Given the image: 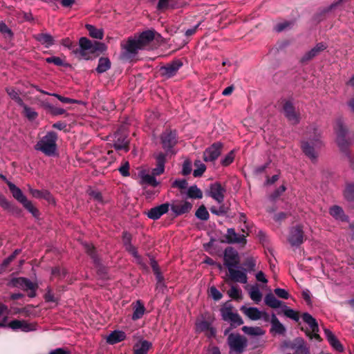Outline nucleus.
Returning <instances> with one entry per match:
<instances>
[{
    "label": "nucleus",
    "mask_w": 354,
    "mask_h": 354,
    "mask_svg": "<svg viewBox=\"0 0 354 354\" xmlns=\"http://www.w3.org/2000/svg\"><path fill=\"white\" fill-rule=\"evenodd\" d=\"M153 38V31L147 30L142 32L138 37L129 39L127 44L123 46L124 50V56L126 58L133 57L139 50L145 48Z\"/></svg>",
    "instance_id": "f257e3e1"
},
{
    "label": "nucleus",
    "mask_w": 354,
    "mask_h": 354,
    "mask_svg": "<svg viewBox=\"0 0 354 354\" xmlns=\"http://www.w3.org/2000/svg\"><path fill=\"white\" fill-rule=\"evenodd\" d=\"M106 46L101 42L95 41L93 43L86 37H81L79 40V48L73 50V53L79 58L89 59L91 55L96 52H104L106 50Z\"/></svg>",
    "instance_id": "f03ea898"
},
{
    "label": "nucleus",
    "mask_w": 354,
    "mask_h": 354,
    "mask_svg": "<svg viewBox=\"0 0 354 354\" xmlns=\"http://www.w3.org/2000/svg\"><path fill=\"white\" fill-rule=\"evenodd\" d=\"M334 130L336 134V142L341 150H344L354 142V133L347 129L342 118L336 120Z\"/></svg>",
    "instance_id": "7ed1b4c3"
},
{
    "label": "nucleus",
    "mask_w": 354,
    "mask_h": 354,
    "mask_svg": "<svg viewBox=\"0 0 354 354\" xmlns=\"http://www.w3.org/2000/svg\"><path fill=\"white\" fill-rule=\"evenodd\" d=\"M308 141L302 144V149L306 156L310 159L315 160L317 153L315 148H319L322 145L321 133L317 127H312L308 131Z\"/></svg>",
    "instance_id": "20e7f679"
},
{
    "label": "nucleus",
    "mask_w": 354,
    "mask_h": 354,
    "mask_svg": "<svg viewBox=\"0 0 354 354\" xmlns=\"http://www.w3.org/2000/svg\"><path fill=\"white\" fill-rule=\"evenodd\" d=\"M57 136L53 131L48 132L35 145V149L48 156L55 155L57 151Z\"/></svg>",
    "instance_id": "39448f33"
},
{
    "label": "nucleus",
    "mask_w": 354,
    "mask_h": 354,
    "mask_svg": "<svg viewBox=\"0 0 354 354\" xmlns=\"http://www.w3.org/2000/svg\"><path fill=\"white\" fill-rule=\"evenodd\" d=\"M230 347L229 354H242L248 345L245 337L236 333H231L227 337Z\"/></svg>",
    "instance_id": "423d86ee"
},
{
    "label": "nucleus",
    "mask_w": 354,
    "mask_h": 354,
    "mask_svg": "<svg viewBox=\"0 0 354 354\" xmlns=\"http://www.w3.org/2000/svg\"><path fill=\"white\" fill-rule=\"evenodd\" d=\"M8 186L13 196V197L20 202L26 209H27L33 215L37 216L38 210L35 208L32 203L27 199L26 196L23 194L21 190L17 187L12 182H8Z\"/></svg>",
    "instance_id": "0eeeda50"
},
{
    "label": "nucleus",
    "mask_w": 354,
    "mask_h": 354,
    "mask_svg": "<svg viewBox=\"0 0 354 354\" xmlns=\"http://www.w3.org/2000/svg\"><path fill=\"white\" fill-rule=\"evenodd\" d=\"M221 315L222 319L225 322H230L232 326H237L243 324L241 316L237 313L233 311V308L229 303H225L221 308Z\"/></svg>",
    "instance_id": "6e6552de"
},
{
    "label": "nucleus",
    "mask_w": 354,
    "mask_h": 354,
    "mask_svg": "<svg viewBox=\"0 0 354 354\" xmlns=\"http://www.w3.org/2000/svg\"><path fill=\"white\" fill-rule=\"evenodd\" d=\"M9 286L13 288H17L23 290H29L28 296L30 297H35V290L37 286L29 279L24 277H16L9 281Z\"/></svg>",
    "instance_id": "1a4fd4ad"
},
{
    "label": "nucleus",
    "mask_w": 354,
    "mask_h": 354,
    "mask_svg": "<svg viewBox=\"0 0 354 354\" xmlns=\"http://www.w3.org/2000/svg\"><path fill=\"white\" fill-rule=\"evenodd\" d=\"M241 311L250 319L252 321H257L262 319L264 322L270 321V315L266 311L259 310L256 307H248L242 306L240 308Z\"/></svg>",
    "instance_id": "9d476101"
},
{
    "label": "nucleus",
    "mask_w": 354,
    "mask_h": 354,
    "mask_svg": "<svg viewBox=\"0 0 354 354\" xmlns=\"http://www.w3.org/2000/svg\"><path fill=\"white\" fill-rule=\"evenodd\" d=\"M302 319L305 323H306L309 326L311 330V332L306 331V335L311 339H315L317 341H320L321 338L319 335L318 334L319 326L316 319L308 313H305L302 315Z\"/></svg>",
    "instance_id": "9b49d317"
},
{
    "label": "nucleus",
    "mask_w": 354,
    "mask_h": 354,
    "mask_svg": "<svg viewBox=\"0 0 354 354\" xmlns=\"http://www.w3.org/2000/svg\"><path fill=\"white\" fill-rule=\"evenodd\" d=\"M8 327L15 331L20 330L25 333L34 331L37 329L35 324L24 319L12 320L8 324Z\"/></svg>",
    "instance_id": "f8f14e48"
},
{
    "label": "nucleus",
    "mask_w": 354,
    "mask_h": 354,
    "mask_svg": "<svg viewBox=\"0 0 354 354\" xmlns=\"http://www.w3.org/2000/svg\"><path fill=\"white\" fill-rule=\"evenodd\" d=\"M288 241L293 247L299 246L304 241V231L302 227L296 225L290 228Z\"/></svg>",
    "instance_id": "ddd939ff"
},
{
    "label": "nucleus",
    "mask_w": 354,
    "mask_h": 354,
    "mask_svg": "<svg viewBox=\"0 0 354 354\" xmlns=\"http://www.w3.org/2000/svg\"><path fill=\"white\" fill-rule=\"evenodd\" d=\"M224 265L229 270L232 268H238L239 254L238 252L232 248H227L224 252Z\"/></svg>",
    "instance_id": "4468645a"
},
{
    "label": "nucleus",
    "mask_w": 354,
    "mask_h": 354,
    "mask_svg": "<svg viewBox=\"0 0 354 354\" xmlns=\"http://www.w3.org/2000/svg\"><path fill=\"white\" fill-rule=\"evenodd\" d=\"M283 111L286 118L292 124H297L300 121V115L297 112L290 101H286L283 106Z\"/></svg>",
    "instance_id": "2eb2a0df"
},
{
    "label": "nucleus",
    "mask_w": 354,
    "mask_h": 354,
    "mask_svg": "<svg viewBox=\"0 0 354 354\" xmlns=\"http://www.w3.org/2000/svg\"><path fill=\"white\" fill-rule=\"evenodd\" d=\"M163 149L167 152L171 151V149L176 144V133L175 131H165L161 136Z\"/></svg>",
    "instance_id": "dca6fc26"
},
{
    "label": "nucleus",
    "mask_w": 354,
    "mask_h": 354,
    "mask_svg": "<svg viewBox=\"0 0 354 354\" xmlns=\"http://www.w3.org/2000/svg\"><path fill=\"white\" fill-rule=\"evenodd\" d=\"M222 145L220 142L214 143L208 147L203 153V159L205 162H212L217 159L221 153Z\"/></svg>",
    "instance_id": "f3484780"
},
{
    "label": "nucleus",
    "mask_w": 354,
    "mask_h": 354,
    "mask_svg": "<svg viewBox=\"0 0 354 354\" xmlns=\"http://www.w3.org/2000/svg\"><path fill=\"white\" fill-rule=\"evenodd\" d=\"M171 209L176 216H179L189 212L192 204L188 201H176L171 203Z\"/></svg>",
    "instance_id": "a211bd4d"
},
{
    "label": "nucleus",
    "mask_w": 354,
    "mask_h": 354,
    "mask_svg": "<svg viewBox=\"0 0 354 354\" xmlns=\"http://www.w3.org/2000/svg\"><path fill=\"white\" fill-rule=\"evenodd\" d=\"M228 272L231 280L241 283H246L248 282L247 273L243 269L232 268L228 270Z\"/></svg>",
    "instance_id": "6ab92c4d"
},
{
    "label": "nucleus",
    "mask_w": 354,
    "mask_h": 354,
    "mask_svg": "<svg viewBox=\"0 0 354 354\" xmlns=\"http://www.w3.org/2000/svg\"><path fill=\"white\" fill-rule=\"evenodd\" d=\"M225 189L218 183H214L210 186L209 195L218 203L224 201Z\"/></svg>",
    "instance_id": "aec40b11"
},
{
    "label": "nucleus",
    "mask_w": 354,
    "mask_h": 354,
    "mask_svg": "<svg viewBox=\"0 0 354 354\" xmlns=\"http://www.w3.org/2000/svg\"><path fill=\"white\" fill-rule=\"evenodd\" d=\"M169 209V203H163L160 205L151 208L147 212V216L149 218L156 220L158 219L162 215L167 213Z\"/></svg>",
    "instance_id": "412c9836"
},
{
    "label": "nucleus",
    "mask_w": 354,
    "mask_h": 354,
    "mask_svg": "<svg viewBox=\"0 0 354 354\" xmlns=\"http://www.w3.org/2000/svg\"><path fill=\"white\" fill-rule=\"evenodd\" d=\"M114 147L117 150H125L127 151L129 141L126 134H122L119 131L114 134Z\"/></svg>",
    "instance_id": "4be33fe9"
},
{
    "label": "nucleus",
    "mask_w": 354,
    "mask_h": 354,
    "mask_svg": "<svg viewBox=\"0 0 354 354\" xmlns=\"http://www.w3.org/2000/svg\"><path fill=\"white\" fill-rule=\"evenodd\" d=\"M296 354H309V348L302 338H297L290 346Z\"/></svg>",
    "instance_id": "5701e85b"
},
{
    "label": "nucleus",
    "mask_w": 354,
    "mask_h": 354,
    "mask_svg": "<svg viewBox=\"0 0 354 354\" xmlns=\"http://www.w3.org/2000/svg\"><path fill=\"white\" fill-rule=\"evenodd\" d=\"M226 239L229 243L245 244L246 243L245 236L244 234H237L233 228L227 230Z\"/></svg>",
    "instance_id": "b1692460"
},
{
    "label": "nucleus",
    "mask_w": 354,
    "mask_h": 354,
    "mask_svg": "<svg viewBox=\"0 0 354 354\" xmlns=\"http://www.w3.org/2000/svg\"><path fill=\"white\" fill-rule=\"evenodd\" d=\"M325 336L328 341L330 346L339 352L344 351V347L339 341L337 339L335 335L329 329L324 328V330Z\"/></svg>",
    "instance_id": "393cba45"
},
{
    "label": "nucleus",
    "mask_w": 354,
    "mask_h": 354,
    "mask_svg": "<svg viewBox=\"0 0 354 354\" xmlns=\"http://www.w3.org/2000/svg\"><path fill=\"white\" fill-rule=\"evenodd\" d=\"M181 66L182 63L179 61H176L162 67L160 70L163 75L167 77H171L176 73Z\"/></svg>",
    "instance_id": "a878e982"
},
{
    "label": "nucleus",
    "mask_w": 354,
    "mask_h": 354,
    "mask_svg": "<svg viewBox=\"0 0 354 354\" xmlns=\"http://www.w3.org/2000/svg\"><path fill=\"white\" fill-rule=\"evenodd\" d=\"M327 46L324 43H319L311 50L308 51L301 58L302 62L308 61L315 56H317L319 53L324 50L326 48Z\"/></svg>",
    "instance_id": "bb28decb"
},
{
    "label": "nucleus",
    "mask_w": 354,
    "mask_h": 354,
    "mask_svg": "<svg viewBox=\"0 0 354 354\" xmlns=\"http://www.w3.org/2000/svg\"><path fill=\"white\" fill-rule=\"evenodd\" d=\"M150 342L145 339H140L133 346L134 354H147L151 347Z\"/></svg>",
    "instance_id": "cd10ccee"
},
{
    "label": "nucleus",
    "mask_w": 354,
    "mask_h": 354,
    "mask_svg": "<svg viewBox=\"0 0 354 354\" xmlns=\"http://www.w3.org/2000/svg\"><path fill=\"white\" fill-rule=\"evenodd\" d=\"M271 322L272 328L271 331L274 332L279 335H283L286 332V328L284 326L279 322L278 318L276 317L274 314H272L271 316V319H270Z\"/></svg>",
    "instance_id": "c85d7f7f"
},
{
    "label": "nucleus",
    "mask_w": 354,
    "mask_h": 354,
    "mask_svg": "<svg viewBox=\"0 0 354 354\" xmlns=\"http://www.w3.org/2000/svg\"><path fill=\"white\" fill-rule=\"evenodd\" d=\"M157 166L152 171L153 176H158L165 171V156L162 153H158L156 157Z\"/></svg>",
    "instance_id": "c756f323"
},
{
    "label": "nucleus",
    "mask_w": 354,
    "mask_h": 354,
    "mask_svg": "<svg viewBox=\"0 0 354 354\" xmlns=\"http://www.w3.org/2000/svg\"><path fill=\"white\" fill-rule=\"evenodd\" d=\"M126 337L125 333L121 330H114L106 337V342L110 344H117Z\"/></svg>",
    "instance_id": "7c9ffc66"
},
{
    "label": "nucleus",
    "mask_w": 354,
    "mask_h": 354,
    "mask_svg": "<svg viewBox=\"0 0 354 354\" xmlns=\"http://www.w3.org/2000/svg\"><path fill=\"white\" fill-rule=\"evenodd\" d=\"M243 332L251 337L263 336L265 335V330L259 326H244L242 328Z\"/></svg>",
    "instance_id": "2f4dec72"
},
{
    "label": "nucleus",
    "mask_w": 354,
    "mask_h": 354,
    "mask_svg": "<svg viewBox=\"0 0 354 354\" xmlns=\"http://www.w3.org/2000/svg\"><path fill=\"white\" fill-rule=\"evenodd\" d=\"M35 38L46 48L51 46L54 43L53 37L48 33H41L35 35Z\"/></svg>",
    "instance_id": "473e14b6"
},
{
    "label": "nucleus",
    "mask_w": 354,
    "mask_h": 354,
    "mask_svg": "<svg viewBox=\"0 0 354 354\" xmlns=\"http://www.w3.org/2000/svg\"><path fill=\"white\" fill-rule=\"evenodd\" d=\"M264 301L267 306L272 308H278L282 306V302L278 300L272 293L266 295Z\"/></svg>",
    "instance_id": "72a5a7b5"
},
{
    "label": "nucleus",
    "mask_w": 354,
    "mask_h": 354,
    "mask_svg": "<svg viewBox=\"0 0 354 354\" xmlns=\"http://www.w3.org/2000/svg\"><path fill=\"white\" fill-rule=\"evenodd\" d=\"M140 176L141 178V183L145 185H150L153 187H156L158 185V182L156 180L154 176L147 174L144 171H142L140 174Z\"/></svg>",
    "instance_id": "f704fd0d"
},
{
    "label": "nucleus",
    "mask_w": 354,
    "mask_h": 354,
    "mask_svg": "<svg viewBox=\"0 0 354 354\" xmlns=\"http://www.w3.org/2000/svg\"><path fill=\"white\" fill-rule=\"evenodd\" d=\"M131 237L128 233H124L123 236V241L126 250L129 251L135 258L139 259L136 249L130 243Z\"/></svg>",
    "instance_id": "c9c22d12"
},
{
    "label": "nucleus",
    "mask_w": 354,
    "mask_h": 354,
    "mask_svg": "<svg viewBox=\"0 0 354 354\" xmlns=\"http://www.w3.org/2000/svg\"><path fill=\"white\" fill-rule=\"evenodd\" d=\"M86 28L88 31L89 35L95 39H102L104 36L103 30L102 28H96L94 26L86 24Z\"/></svg>",
    "instance_id": "e433bc0d"
},
{
    "label": "nucleus",
    "mask_w": 354,
    "mask_h": 354,
    "mask_svg": "<svg viewBox=\"0 0 354 354\" xmlns=\"http://www.w3.org/2000/svg\"><path fill=\"white\" fill-rule=\"evenodd\" d=\"M111 68V62L107 57H101L99 59L98 65L96 71L99 73H102Z\"/></svg>",
    "instance_id": "4c0bfd02"
},
{
    "label": "nucleus",
    "mask_w": 354,
    "mask_h": 354,
    "mask_svg": "<svg viewBox=\"0 0 354 354\" xmlns=\"http://www.w3.org/2000/svg\"><path fill=\"white\" fill-rule=\"evenodd\" d=\"M210 323L207 321H200L196 324V328L197 332H203L207 330H210L212 335H214L216 330L214 328L210 327Z\"/></svg>",
    "instance_id": "58836bf2"
},
{
    "label": "nucleus",
    "mask_w": 354,
    "mask_h": 354,
    "mask_svg": "<svg viewBox=\"0 0 354 354\" xmlns=\"http://www.w3.org/2000/svg\"><path fill=\"white\" fill-rule=\"evenodd\" d=\"M329 212L330 214L337 220L344 221L346 219L343 209L337 205L331 207Z\"/></svg>",
    "instance_id": "ea45409f"
},
{
    "label": "nucleus",
    "mask_w": 354,
    "mask_h": 354,
    "mask_svg": "<svg viewBox=\"0 0 354 354\" xmlns=\"http://www.w3.org/2000/svg\"><path fill=\"white\" fill-rule=\"evenodd\" d=\"M250 299L256 304H259L262 299V293L257 286H252L249 290Z\"/></svg>",
    "instance_id": "a19ab883"
},
{
    "label": "nucleus",
    "mask_w": 354,
    "mask_h": 354,
    "mask_svg": "<svg viewBox=\"0 0 354 354\" xmlns=\"http://www.w3.org/2000/svg\"><path fill=\"white\" fill-rule=\"evenodd\" d=\"M187 196L191 198H201L203 197L201 190L198 188L196 185L189 187L187 189Z\"/></svg>",
    "instance_id": "79ce46f5"
},
{
    "label": "nucleus",
    "mask_w": 354,
    "mask_h": 354,
    "mask_svg": "<svg viewBox=\"0 0 354 354\" xmlns=\"http://www.w3.org/2000/svg\"><path fill=\"white\" fill-rule=\"evenodd\" d=\"M6 92L11 99L15 100L19 106H24V102L18 92L13 88H7Z\"/></svg>",
    "instance_id": "37998d69"
},
{
    "label": "nucleus",
    "mask_w": 354,
    "mask_h": 354,
    "mask_svg": "<svg viewBox=\"0 0 354 354\" xmlns=\"http://www.w3.org/2000/svg\"><path fill=\"white\" fill-rule=\"evenodd\" d=\"M144 313L145 307L143 304L140 301H138L132 315V319L133 320L140 319L144 315Z\"/></svg>",
    "instance_id": "c03bdc74"
},
{
    "label": "nucleus",
    "mask_w": 354,
    "mask_h": 354,
    "mask_svg": "<svg viewBox=\"0 0 354 354\" xmlns=\"http://www.w3.org/2000/svg\"><path fill=\"white\" fill-rule=\"evenodd\" d=\"M196 169L193 171V175L195 177H199L203 175L206 169L205 165L201 162V160H196L194 162Z\"/></svg>",
    "instance_id": "a18cd8bd"
},
{
    "label": "nucleus",
    "mask_w": 354,
    "mask_h": 354,
    "mask_svg": "<svg viewBox=\"0 0 354 354\" xmlns=\"http://www.w3.org/2000/svg\"><path fill=\"white\" fill-rule=\"evenodd\" d=\"M21 106L24 108V114L28 120H33L37 117L38 114L33 109L28 107L24 103V106Z\"/></svg>",
    "instance_id": "49530a36"
},
{
    "label": "nucleus",
    "mask_w": 354,
    "mask_h": 354,
    "mask_svg": "<svg viewBox=\"0 0 354 354\" xmlns=\"http://www.w3.org/2000/svg\"><path fill=\"white\" fill-rule=\"evenodd\" d=\"M196 216L202 221H207L209 218V213L204 205L200 206L196 210Z\"/></svg>",
    "instance_id": "de8ad7c7"
},
{
    "label": "nucleus",
    "mask_w": 354,
    "mask_h": 354,
    "mask_svg": "<svg viewBox=\"0 0 354 354\" xmlns=\"http://www.w3.org/2000/svg\"><path fill=\"white\" fill-rule=\"evenodd\" d=\"M283 313L287 317L295 321L299 320L298 314L292 309L288 308L286 306H283Z\"/></svg>",
    "instance_id": "09e8293b"
},
{
    "label": "nucleus",
    "mask_w": 354,
    "mask_h": 354,
    "mask_svg": "<svg viewBox=\"0 0 354 354\" xmlns=\"http://www.w3.org/2000/svg\"><path fill=\"white\" fill-rule=\"evenodd\" d=\"M244 266L245 268L243 270H245L246 273L247 272H252L255 269L256 261L252 257L248 258Z\"/></svg>",
    "instance_id": "8fccbe9b"
},
{
    "label": "nucleus",
    "mask_w": 354,
    "mask_h": 354,
    "mask_svg": "<svg viewBox=\"0 0 354 354\" xmlns=\"http://www.w3.org/2000/svg\"><path fill=\"white\" fill-rule=\"evenodd\" d=\"M344 196L348 201L354 200V185L349 184L346 186L344 191Z\"/></svg>",
    "instance_id": "3c124183"
},
{
    "label": "nucleus",
    "mask_w": 354,
    "mask_h": 354,
    "mask_svg": "<svg viewBox=\"0 0 354 354\" xmlns=\"http://www.w3.org/2000/svg\"><path fill=\"white\" fill-rule=\"evenodd\" d=\"M84 247H85V249L86 250V252L91 255V257L93 259L94 263L96 265H98L99 261L95 254V250H94L93 246L92 245L85 243Z\"/></svg>",
    "instance_id": "603ef678"
},
{
    "label": "nucleus",
    "mask_w": 354,
    "mask_h": 354,
    "mask_svg": "<svg viewBox=\"0 0 354 354\" xmlns=\"http://www.w3.org/2000/svg\"><path fill=\"white\" fill-rule=\"evenodd\" d=\"M234 159V152H233V151H231L221 160V164L223 166H227L233 162Z\"/></svg>",
    "instance_id": "864d4df0"
},
{
    "label": "nucleus",
    "mask_w": 354,
    "mask_h": 354,
    "mask_svg": "<svg viewBox=\"0 0 354 354\" xmlns=\"http://www.w3.org/2000/svg\"><path fill=\"white\" fill-rule=\"evenodd\" d=\"M209 296L214 300L218 301L222 298V294L214 286H212L209 290Z\"/></svg>",
    "instance_id": "5fc2aeb1"
},
{
    "label": "nucleus",
    "mask_w": 354,
    "mask_h": 354,
    "mask_svg": "<svg viewBox=\"0 0 354 354\" xmlns=\"http://www.w3.org/2000/svg\"><path fill=\"white\" fill-rule=\"evenodd\" d=\"M46 62L47 63L54 64L56 66H64V62L63 59L59 57H55V56L47 57L46 59Z\"/></svg>",
    "instance_id": "6e6d98bb"
},
{
    "label": "nucleus",
    "mask_w": 354,
    "mask_h": 354,
    "mask_svg": "<svg viewBox=\"0 0 354 354\" xmlns=\"http://www.w3.org/2000/svg\"><path fill=\"white\" fill-rule=\"evenodd\" d=\"M241 291L236 286H232L228 291V295L233 299H239L241 297Z\"/></svg>",
    "instance_id": "4d7b16f0"
},
{
    "label": "nucleus",
    "mask_w": 354,
    "mask_h": 354,
    "mask_svg": "<svg viewBox=\"0 0 354 354\" xmlns=\"http://www.w3.org/2000/svg\"><path fill=\"white\" fill-rule=\"evenodd\" d=\"M129 164L128 162H124L122 165L119 167L118 170L122 176H129Z\"/></svg>",
    "instance_id": "13d9d810"
},
{
    "label": "nucleus",
    "mask_w": 354,
    "mask_h": 354,
    "mask_svg": "<svg viewBox=\"0 0 354 354\" xmlns=\"http://www.w3.org/2000/svg\"><path fill=\"white\" fill-rule=\"evenodd\" d=\"M0 206L6 210H10L12 205L10 202L2 195H0Z\"/></svg>",
    "instance_id": "bf43d9fd"
},
{
    "label": "nucleus",
    "mask_w": 354,
    "mask_h": 354,
    "mask_svg": "<svg viewBox=\"0 0 354 354\" xmlns=\"http://www.w3.org/2000/svg\"><path fill=\"white\" fill-rule=\"evenodd\" d=\"M274 293L280 298L282 299H288L289 293L285 289L283 288H276L274 290Z\"/></svg>",
    "instance_id": "052dcab7"
},
{
    "label": "nucleus",
    "mask_w": 354,
    "mask_h": 354,
    "mask_svg": "<svg viewBox=\"0 0 354 354\" xmlns=\"http://www.w3.org/2000/svg\"><path fill=\"white\" fill-rule=\"evenodd\" d=\"M89 196H91V198H93V200H95L99 203L103 202L102 194L100 192H99L97 191H94V190L91 191L89 192Z\"/></svg>",
    "instance_id": "680f3d73"
},
{
    "label": "nucleus",
    "mask_w": 354,
    "mask_h": 354,
    "mask_svg": "<svg viewBox=\"0 0 354 354\" xmlns=\"http://www.w3.org/2000/svg\"><path fill=\"white\" fill-rule=\"evenodd\" d=\"M187 183L186 180H185V179L176 180L172 184L173 187H176L180 189H185L187 187Z\"/></svg>",
    "instance_id": "e2e57ef3"
},
{
    "label": "nucleus",
    "mask_w": 354,
    "mask_h": 354,
    "mask_svg": "<svg viewBox=\"0 0 354 354\" xmlns=\"http://www.w3.org/2000/svg\"><path fill=\"white\" fill-rule=\"evenodd\" d=\"M192 171V164L189 161H185L183 165L182 173L183 175H188Z\"/></svg>",
    "instance_id": "0e129e2a"
},
{
    "label": "nucleus",
    "mask_w": 354,
    "mask_h": 354,
    "mask_svg": "<svg viewBox=\"0 0 354 354\" xmlns=\"http://www.w3.org/2000/svg\"><path fill=\"white\" fill-rule=\"evenodd\" d=\"M171 0H159L158 8L160 10L167 9L171 7Z\"/></svg>",
    "instance_id": "69168bd1"
},
{
    "label": "nucleus",
    "mask_w": 354,
    "mask_h": 354,
    "mask_svg": "<svg viewBox=\"0 0 354 354\" xmlns=\"http://www.w3.org/2000/svg\"><path fill=\"white\" fill-rule=\"evenodd\" d=\"M50 113L55 115H62L65 113V110L60 107H56L53 106H49Z\"/></svg>",
    "instance_id": "338daca9"
},
{
    "label": "nucleus",
    "mask_w": 354,
    "mask_h": 354,
    "mask_svg": "<svg viewBox=\"0 0 354 354\" xmlns=\"http://www.w3.org/2000/svg\"><path fill=\"white\" fill-rule=\"evenodd\" d=\"M41 198L46 200L50 203H55V200H54L53 196L47 190H43V192L41 194Z\"/></svg>",
    "instance_id": "774afa93"
}]
</instances>
